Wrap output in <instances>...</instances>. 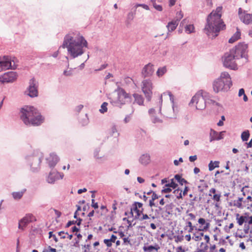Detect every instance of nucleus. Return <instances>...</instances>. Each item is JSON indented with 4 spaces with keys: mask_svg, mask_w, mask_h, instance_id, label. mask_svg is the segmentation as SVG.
Returning <instances> with one entry per match:
<instances>
[{
    "mask_svg": "<svg viewBox=\"0 0 252 252\" xmlns=\"http://www.w3.org/2000/svg\"><path fill=\"white\" fill-rule=\"evenodd\" d=\"M63 48H66L71 59L82 55L85 52V48H88V42L79 33H69L66 34L62 45Z\"/></svg>",
    "mask_w": 252,
    "mask_h": 252,
    "instance_id": "f257e3e1",
    "label": "nucleus"
},
{
    "mask_svg": "<svg viewBox=\"0 0 252 252\" xmlns=\"http://www.w3.org/2000/svg\"><path fill=\"white\" fill-rule=\"evenodd\" d=\"M222 9L221 6H219L208 16L204 31L208 36L215 38L220 30L225 28V25L221 19Z\"/></svg>",
    "mask_w": 252,
    "mask_h": 252,
    "instance_id": "f03ea898",
    "label": "nucleus"
},
{
    "mask_svg": "<svg viewBox=\"0 0 252 252\" xmlns=\"http://www.w3.org/2000/svg\"><path fill=\"white\" fill-rule=\"evenodd\" d=\"M248 46L244 43H240L235 48L225 53L223 57V64L224 67L232 70L237 69L235 61L240 58H245V62L248 61Z\"/></svg>",
    "mask_w": 252,
    "mask_h": 252,
    "instance_id": "7ed1b4c3",
    "label": "nucleus"
},
{
    "mask_svg": "<svg viewBox=\"0 0 252 252\" xmlns=\"http://www.w3.org/2000/svg\"><path fill=\"white\" fill-rule=\"evenodd\" d=\"M20 117L27 126H38L43 122V118L38 111L32 106H25L21 109Z\"/></svg>",
    "mask_w": 252,
    "mask_h": 252,
    "instance_id": "20e7f679",
    "label": "nucleus"
},
{
    "mask_svg": "<svg viewBox=\"0 0 252 252\" xmlns=\"http://www.w3.org/2000/svg\"><path fill=\"white\" fill-rule=\"evenodd\" d=\"M232 85L230 75L227 72L221 73L219 78L215 80L213 84L214 91L218 93L219 92H227Z\"/></svg>",
    "mask_w": 252,
    "mask_h": 252,
    "instance_id": "39448f33",
    "label": "nucleus"
},
{
    "mask_svg": "<svg viewBox=\"0 0 252 252\" xmlns=\"http://www.w3.org/2000/svg\"><path fill=\"white\" fill-rule=\"evenodd\" d=\"M168 94L170 97V100L172 103V107L167 108L164 110L163 115L167 118L176 119L177 118L178 113L179 112V108L178 106L175 105L174 103V96L172 93L168 91L163 93L159 97L160 107L159 108V113L161 114V104L162 102V96Z\"/></svg>",
    "mask_w": 252,
    "mask_h": 252,
    "instance_id": "423d86ee",
    "label": "nucleus"
},
{
    "mask_svg": "<svg viewBox=\"0 0 252 252\" xmlns=\"http://www.w3.org/2000/svg\"><path fill=\"white\" fill-rule=\"evenodd\" d=\"M209 94L202 91L197 92L191 99L189 105L191 106L195 103L196 109L197 110H204L206 106Z\"/></svg>",
    "mask_w": 252,
    "mask_h": 252,
    "instance_id": "0eeeda50",
    "label": "nucleus"
},
{
    "mask_svg": "<svg viewBox=\"0 0 252 252\" xmlns=\"http://www.w3.org/2000/svg\"><path fill=\"white\" fill-rule=\"evenodd\" d=\"M118 96L116 99H112L110 102L115 106L121 108L124 104L130 103L131 100V97L129 94L123 89L118 91Z\"/></svg>",
    "mask_w": 252,
    "mask_h": 252,
    "instance_id": "6e6552de",
    "label": "nucleus"
},
{
    "mask_svg": "<svg viewBox=\"0 0 252 252\" xmlns=\"http://www.w3.org/2000/svg\"><path fill=\"white\" fill-rule=\"evenodd\" d=\"M43 158L42 153L38 151L34 152L33 154L27 156L26 158L28 164L31 166L33 171L38 169Z\"/></svg>",
    "mask_w": 252,
    "mask_h": 252,
    "instance_id": "1a4fd4ad",
    "label": "nucleus"
},
{
    "mask_svg": "<svg viewBox=\"0 0 252 252\" xmlns=\"http://www.w3.org/2000/svg\"><path fill=\"white\" fill-rule=\"evenodd\" d=\"M0 62L4 70L9 69H15L16 68L14 61L12 60L10 56H4L0 57Z\"/></svg>",
    "mask_w": 252,
    "mask_h": 252,
    "instance_id": "9d476101",
    "label": "nucleus"
},
{
    "mask_svg": "<svg viewBox=\"0 0 252 252\" xmlns=\"http://www.w3.org/2000/svg\"><path fill=\"white\" fill-rule=\"evenodd\" d=\"M25 93L31 97H34L38 95L37 86L36 80L34 78L30 79L29 86Z\"/></svg>",
    "mask_w": 252,
    "mask_h": 252,
    "instance_id": "9b49d317",
    "label": "nucleus"
},
{
    "mask_svg": "<svg viewBox=\"0 0 252 252\" xmlns=\"http://www.w3.org/2000/svg\"><path fill=\"white\" fill-rule=\"evenodd\" d=\"M152 84L150 80L145 79L142 81V91L148 101L151 98Z\"/></svg>",
    "mask_w": 252,
    "mask_h": 252,
    "instance_id": "f8f14e48",
    "label": "nucleus"
},
{
    "mask_svg": "<svg viewBox=\"0 0 252 252\" xmlns=\"http://www.w3.org/2000/svg\"><path fill=\"white\" fill-rule=\"evenodd\" d=\"M17 78V74L16 72L10 71L0 76V82L2 83H12L15 81Z\"/></svg>",
    "mask_w": 252,
    "mask_h": 252,
    "instance_id": "ddd939ff",
    "label": "nucleus"
},
{
    "mask_svg": "<svg viewBox=\"0 0 252 252\" xmlns=\"http://www.w3.org/2000/svg\"><path fill=\"white\" fill-rule=\"evenodd\" d=\"M64 176L63 173L59 172L56 170L51 171L47 178V182L50 184H54L55 182L59 179H62Z\"/></svg>",
    "mask_w": 252,
    "mask_h": 252,
    "instance_id": "4468645a",
    "label": "nucleus"
},
{
    "mask_svg": "<svg viewBox=\"0 0 252 252\" xmlns=\"http://www.w3.org/2000/svg\"><path fill=\"white\" fill-rule=\"evenodd\" d=\"M34 219L33 216L31 214H28L22 219L19 222L18 228L20 229L24 230L25 227Z\"/></svg>",
    "mask_w": 252,
    "mask_h": 252,
    "instance_id": "2eb2a0df",
    "label": "nucleus"
},
{
    "mask_svg": "<svg viewBox=\"0 0 252 252\" xmlns=\"http://www.w3.org/2000/svg\"><path fill=\"white\" fill-rule=\"evenodd\" d=\"M154 72V65L151 63L145 65L142 70V75L144 78L151 76Z\"/></svg>",
    "mask_w": 252,
    "mask_h": 252,
    "instance_id": "dca6fc26",
    "label": "nucleus"
},
{
    "mask_svg": "<svg viewBox=\"0 0 252 252\" xmlns=\"http://www.w3.org/2000/svg\"><path fill=\"white\" fill-rule=\"evenodd\" d=\"M224 131L218 132L213 129H211L210 133V141L219 140L223 138V135Z\"/></svg>",
    "mask_w": 252,
    "mask_h": 252,
    "instance_id": "f3484780",
    "label": "nucleus"
},
{
    "mask_svg": "<svg viewBox=\"0 0 252 252\" xmlns=\"http://www.w3.org/2000/svg\"><path fill=\"white\" fill-rule=\"evenodd\" d=\"M47 160L50 167L53 168L59 161V158L55 154L51 153L50 155V157L47 158Z\"/></svg>",
    "mask_w": 252,
    "mask_h": 252,
    "instance_id": "a211bd4d",
    "label": "nucleus"
},
{
    "mask_svg": "<svg viewBox=\"0 0 252 252\" xmlns=\"http://www.w3.org/2000/svg\"><path fill=\"white\" fill-rule=\"evenodd\" d=\"M149 114L150 116L151 120L153 123L157 124V123H162V120L157 116H156V111L155 109L151 108L148 111Z\"/></svg>",
    "mask_w": 252,
    "mask_h": 252,
    "instance_id": "6ab92c4d",
    "label": "nucleus"
},
{
    "mask_svg": "<svg viewBox=\"0 0 252 252\" xmlns=\"http://www.w3.org/2000/svg\"><path fill=\"white\" fill-rule=\"evenodd\" d=\"M241 21L245 24L249 25L252 24V13L249 14L244 11L243 16H241Z\"/></svg>",
    "mask_w": 252,
    "mask_h": 252,
    "instance_id": "aec40b11",
    "label": "nucleus"
},
{
    "mask_svg": "<svg viewBox=\"0 0 252 252\" xmlns=\"http://www.w3.org/2000/svg\"><path fill=\"white\" fill-rule=\"evenodd\" d=\"M139 162L143 165H146L151 160L150 156L148 154H143L139 158Z\"/></svg>",
    "mask_w": 252,
    "mask_h": 252,
    "instance_id": "412c9836",
    "label": "nucleus"
},
{
    "mask_svg": "<svg viewBox=\"0 0 252 252\" xmlns=\"http://www.w3.org/2000/svg\"><path fill=\"white\" fill-rule=\"evenodd\" d=\"M247 215L248 213H245V216H240L238 213L236 214V220L239 225H242L244 222H246V215Z\"/></svg>",
    "mask_w": 252,
    "mask_h": 252,
    "instance_id": "4be33fe9",
    "label": "nucleus"
},
{
    "mask_svg": "<svg viewBox=\"0 0 252 252\" xmlns=\"http://www.w3.org/2000/svg\"><path fill=\"white\" fill-rule=\"evenodd\" d=\"M178 24L179 23L178 22V20H173L168 23L166 27L167 28L169 32H172L176 29Z\"/></svg>",
    "mask_w": 252,
    "mask_h": 252,
    "instance_id": "5701e85b",
    "label": "nucleus"
},
{
    "mask_svg": "<svg viewBox=\"0 0 252 252\" xmlns=\"http://www.w3.org/2000/svg\"><path fill=\"white\" fill-rule=\"evenodd\" d=\"M26 190V189H23L20 191L13 192L12 193V195L13 198L15 200L20 199L22 198Z\"/></svg>",
    "mask_w": 252,
    "mask_h": 252,
    "instance_id": "b1692460",
    "label": "nucleus"
},
{
    "mask_svg": "<svg viewBox=\"0 0 252 252\" xmlns=\"http://www.w3.org/2000/svg\"><path fill=\"white\" fill-rule=\"evenodd\" d=\"M159 249V247L158 245L155 246L150 245L148 246H144L143 247V250L145 252H152L153 250L158 251Z\"/></svg>",
    "mask_w": 252,
    "mask_h": 252,
    "instance_id": "393cba45",
    "label": "nucleus"
},
{
    "mask_svg": "<svg viewBox=\"0 0 252 252\" xmlns=\"http://www.w3.org/2000/svg\"><path fill=\"white\" fill-rule=\"evenodd\" d=\"M133 97L135 99V102L139 105H142L143 104V97L138 94H133Z\"/></svg>",
    "mask_w": 252,
    "mask_h": 252,
    "instance_id": "a878e982",
    "label": "nucleus"
},
{
    "mask_svg": "<svg viewBox=\"0 0 252 252\" xmlns=\"http://www.w3.org/2000/svg\"><path fill=\"white\" fill-rule=\"evenodd\" d=\"M200 231L198 230V231L195 232L193 234L192 239L195 241H198L202 239V237L204 235L203 232H200Z\"/></svg>",
    "mask_w": 252,
    "mask_h": 252,
    "instance_id": "bb28decb",
    "label": "nucleus"
},
{
    "mask_svg": "<svg viewBox=\"0 0 252 252\" xmlns=\"http://www.w3.org/2000/svg\"><path fill=\"white\" fill-rule=\"evenodd\" d=\"M241 36L240 32L237 31L229 39V43H233L238 40Z\"/></svg>",
    "mask_w": 252,
    "mask_h": 252,
    "instance_id": "cd10ccee",
    "label": "nucleus"
},
{
    "mask_svg": "<svg viewBox=\"0 0 252 252\" xmlns=\"http://www.w3.org/2000/svg\"><path fill=\"white\" fill-rule=\"evenodd\" d=\"M167 71V69L166 66H163L161 67L158 68V69L156 74L158 77H161L163 74H164Z\"/></svg>",
    "mask_w": 252,
    "mask_h": 252,
    "instance_id": "c85d7f7f",
    "label": "nucleus"
},
{
    "mask_svg": "<svg viewBox=\"0 0 252 252\" xmlns=\"http://www.w3.org/2000/svg\"><path fill=\"white\" fill-rule=\"evenodd\" d=\"M219 163L220 162L218 161H215L214 162H213V161H211L208 165L209 170L210 171H212L215 169V168L219 167Z\"/></svg>",
    "mask_w": 252,
    "mask_h": 252,
    "instance_id": "c756f323",
    "label": "nucleus"
},
{
    "mask_svg": "<svg viewBox=\"0 0 252 252\" xmlns=\"http://www.w3.org/2000/svg\"><path fill=\"white\" fill-rule=\"evenodd\" d=\"M178 186L177 184L175 183L174 179H171L167 184H165V187H170L173 189H176Z\"/></svg>",
    "mask_w": 252,
    "mask_h": 252,
    "instance_id": "7c9ffc66",
    "label": "nucleus"
},
{
    "mask_svg": "<svg viewBox=\"0 0 252 252\" xmlns=\"http://www.w3.org/2000/svg\"><path fill=\"white\" fill-rule=\"evenodd\" d=\"M241 139L243 141H247L250 137V133L249 130H245L241 134Z\"/></svg>",
    "mask_w": 252,
    "mask_h": 252,
    "instance_id": "2f4dec72",
    "label": "nucleus"
},
{
    "mask_svg": "<svg viewBox=\"0 0 252 252\" xmlns=\"http://www.w3.org/2000/svg\"><path fill=\"white\" fill-rule=\"evenodd\" d=\"M174 178L181 185H183L184 183H188L187 181L185 179L182 178V177L179 174L175 175Z\"/></svg>",
    "mask_w": 252,
    "mask_h": 252,
    "instance_id": "473e14b6",
    "label": "nucleus"
},
{
    "mask_svg": "<svg viewBox=\"0 0 252 252\" xmlns=\"http://www.w3.org/2000/svg\"><path fill=\"white\" fill-rule=\"evenodd\" d=\"M173 207V204L172 203H170L169 204H167L165 206V212L168 215L172 214V208Z\"/></svg>",
    "mask_w": 252,
    "mask_h": 252,
    "instance_id": "72a5a7b5",
    "label": "nucleus"
},
{
    "mask_svg": "<svg viewBox=\"0 0 252 252\" xmlns=\"http://www.w3.org/2000/svg\"><path fill=\"white\" fill-rule=\"evenodd\" d=\"M242 197H239L238 200L234 201V206L239 208H242V201H243Z\"/></svg>",
    "mask_w": 252,
    "mask_h": 252,
    "instance_id": "f704fd0d",
    "label": "nucleus"
},
{
    "mask_svg": "<svg viewBox=\"0 0 252 252\" xmlns=\"http://www.w3.org/2000/svg\"><path fill=\"white\" fill-rule=\"evenodd\" d=\"M194 26L193 25H186L185 27V31L187 33H190L194 32Z\"/></svg>",
    "mask_w": 252,
    "mask_h": 252,
    "instance_id": "c9c22d12",
    "label": "nucleus"
},
{
    "mask_svg": "<svg viewBox=\"0 0 252 252\" xmlns=\"http://www.w3.org/2000/svg\"><path fill=\"white\" fill-rule=\"evenodd\" d=\"M136 13V9L134 10V11L129 12L127 15V20L129 21H131L134 18L135 15Z\"/></svg>",
    "mask_w": 252,
    "mask_h": 252,
    "instance_id": "e433bc0d",
    "label": "nucleus"
},
{
    "mask_svg": "<svg viewBox=\"0 0 252 252\" xmlns=\"http://www.w3.org/2000/svg\"><path fill=\"white\" fill-rule=\"evenodd\" d=\"M182 190L179 189H177L173 191V193L175 195L177 198H178V199L182 198Z\"/></svg>",
    "mask_w": 252,
    "mask_h": 252,
    "instance_id": "4c0bfd02",
    "label": "nucleus"
},
{
    "mask_svg": "<svg viewBox=\"0 0 252 252\" xmlns=\"http://www.w3.org/2000/svg\"><path fill=\"white\" fill-rule=\"evenodd\" d=\"M108 103L107 102H103L101 106V108L99 109V111L101 113H104L107 111Z\"/></svg>",
    "mask_w": 252,
    "mask_h": 252,
    "instance_id": "58836bf2",
    "label": "nucleus"
},
{
    "mask_svg": "<svg viewBox=\"0 0 252 252\" xmlns=\"http://www.w3.org/2000/svg\"><path fill=\"white\" fill-rule=\"evenodd\" d=\"M132 211H133L136 213L135 218L136 219H139L140 218V210L137 209L136 205L135 206H132Z\"/></svg>",
    "mask_w": 252,
    "mask_h": 252,
    "instance_id": "ea45409f",
    "label": "nucleus"
},
{
    "mask_svg": "<svg viewBox=\"0 0 252 252\" xmlns=\"http://www.w3.org/2000/svg\"><path fill=\"white\" fill-rule=\"evenodd\" d=\"M210 96H209L208 97L207 99V103L212 104L214 105H216L218 106H221V104L217 102H216L215 100L210 99Z\"/></svg>",
    "mask_w": 252,
    "mask_h": 252,
    "instance_id": "a19ab883",
    "label": "nucleus"
},
{
    "mask_svg": "<svg viewBox=\"0 0 252 252\" xmlns=\"http://www.w3.org/2000/svg\"><path fill=\"white\" fill-rule=\"evenodd\" d=\"M100 152V148H97L94 151V157L96 159H99L101 158V157H99V152Z\"/></svg>",
    "mask_w": 252,
    "mask_h": 252,
    "instance_id": "79ce46f5",
    "label": "nucleus"
},
{
    "mask_svg": "<svg viewBox=\"0 0 252 252\" xmlns=\"http://www.w3.org/2000/svg\"><path fill=\"white\" fill-rule=\"evenodd\" d=\"M142 7L144 9H146V10H149V6L146 5V4H136L135 6H134V7L135 8H137L138 7Z\"/></svg>",
    "mask_w": 252,
    "mask_h": 252,
    "instance_id": "37998d69",
    "label": "nucleus"
},
{
    "mask_svg": "<svg viewBox=\"0 0 252 252\" xmlns=\"http://www.w3.org/2000/svg\"><path fill=\"white\" fill-rule=\"evenodd\" d=\"M183 17V14L182 11L178 12L176 14V19L175 20H178V22L179 23V21Z\"/></svg>",
    "mask_w": 252,
    "mask_h": 252,
    "instance_id": "c03bdc74",
    "label": "nucleus"
},
{
    "mask_svg": "<svg viewBox=\"0 0 252 252\" xmlns=\"http://www.w3.org/2000/svg\"><path fill=\"white\" fill-rule=\"evenodd\" d=\"M172 190L170 187H166L165 186L163 187V189L161 190L162 193H168L171 192Z\"/></svg>",
    "mask_w": 252,
    "mask_h": 252,
    "instance_id": "a18cd8bd",
    "label": "nucleus"
},
{
    "mask_svg": "<svg viewBox=\"0 0 252 252\" xmlns=\"http://www.w3.org/2000/svg\"><path fill=\"white\" fill-rule=\"evenodd\" d=\"M200 247H202V248H203L202 250H200L199 251V252H205L204 251L207 250L208 248V246L206 244H204V243H203V242H202L201 243Z\"/></svg>",
    "mask_w": 252,
    "mask_h": 252,
    "instance_id": "49530a36",
    "label": "nucleus"
},
{
    "mask_svg": "<svg viewBox=\"0 0 252 252\" xmlns=\"http://www.w3.org/2000/svg\"><path fill=\"white\" fill-rule=\"evenodd\" d=\"M111 134L114 135L115 133H117V130L116 126H113L111 128Z\"/></svg>",
    "mask_w": 252,
    "mask_h": 252,
    "instance_id": "de8ad7c7",
    "label": "nucleus"
},
{
    "mask_svg": "<svg viewBox=\"0 0 252 252\" xmlns=\"http://www.w3.org/2000/svg\"><path fill=\"white\" fill-rule=\"evenodd\" d=\"M140 221H143V220H147V219H150V217L147 214H142V216L141 217H140L138 219Z\"/></svg>",
    "mask_w": 252,
    "mask_h": 252,
    "instance_id": "09e8293b",
    "label": "nucleus"
},
{
    "mask_svg": "<svg viewBox=\"0 0 252 252\" xmlns=\"http://www.w3.org/2000/svg\"><path fill=\"white\" fill-rule=\"evenodd\" d=\"M246 222H248V224H252V216H250L249 213H248V215H246Z\"/></svg>",
    "mask_w": 252,
    "mask_h": 252,
    "instance_id": "8fccbe9b",
    "label": "nucleus"
},
{
    "mask_svg": "<svg viewBox=\"0 0 252 252\" xmlns=\"http://www.w3.org/2000/svg\"><path fill=\"white\" fill-rule=\"evenodd\" d=\"M221 196V194L220 193H219V194H215L214 195H213V199L216 201H219L220 200V197Z\"/></svg>",
    "mask_w": 252,
    "mask_h": 252,
    "instance_id": "3c124183",
    "label": "nucleus"
},
{
    "mask_svg": "<svg viewBox=\"0 0 252 252\" xmlns=\"http://www.w3.org/2000/svg\"><path fill=\"white\" fill-rule=\"evenodd\" d=\"M250 226L249 224H245L244 226V231L245 234H248L249 233Z\"/></svg>",
    "mask_w": 252,
    "mask_h": 252,
    "instance_id": "603ef678",
    "label": "nucleus"
},
{
    "mask_svg": "<svg viewBox=\"0 0 252 252\" xmlns=\"http://www.w3.org/2000/svg\"><path fill=\"white\" fill-rule=\"evenodd\" d=\"M63 75L66 76H71L72 75V69L69 70H64L63 71Z\"/></svg>",
    "mask_w": 252,
    "mask_h": 252,
    "instance_id": "864d4df0",
    "label": "nucleus"
},
{
    "mask_svg": "<svg viewBox=\"0 0 252 252\" xmlns=\"http://www.w3.org/2000/svg\"><path fill=\"white\" fill-rule=\"evenodd\" d=\"M49 238L53 237L56 242H58V240L55 234H53V232L50 231L49 232Z\"/></svg>",
    "mask_w": 252,
    "mask_h": 252,
    "instance_id": "5fc2aeb1",
    "label": "nucleus"
},
{
    "mask_svg": "<svg viewBox=\"0 0 252 252\" xmlns=\"http://www.w3.org/2000/svg\"><path fill=\"white\" fill-rule=\"evenodd\" d=\"M225 120V117L224 116H222L221 117V120L219 121L217 125L219 126H222L223 125V121Z\"/></svg>",
    "mask_w": 252,
    "mask_h": 252,
    "instance_id": "6e6d98bb",
    "label": "nucleus"
},
{
    "mask_svg": "<svg viewBox=\"0 0 252 252\" xmlns=\"http://www.w3.org/2000/svg\"><path fill=\"white\" fill-rule=\"evenodd\" d=\"M135 205L136 206L137 209L139 208H140L142 207L143 206V204L141 202H134V203L132 204V206H135Z\"/></svg>",
    "mask_w": 252,
    "mask_h": 252,
    "instance_id": "4d7b16f0",
    "label": "nucleus"
},
{
    "mask_svg": "<svg viewBox=\"0 0 252 252\" xmlns=\"http://www.w3.org/2000/svg\"><path fill=\"white\" fill-rule=\"evenodd\" d=\"M76 223V220H70L68 221L65 225V227L68 228L72 224H75Z\"/></svg>",
    "mask_w": 252,
    "mask_h": 252,
    "instance_id": "13d9d810",
    "label": "nucleus"
},
{
    "mask_svg": "<svg viewBox=\"0 0 252 252\" xmlns=\"http://www.w3.org/2000/svg\"><path fill=\"white\" fill-rule=\"evenodd\" d=\"M104 243L108 247H110L112 246V242L109 239H104Z\"/></svg>",
    "mask_w": 252,
    "mask_h": 252,
    "instance_id": "bf43d9fd",
    "label": "nucleus"
},
{
    "mask_svg": "<svg viewBox=\"0 0 252 252\" xmlns=\"http://www.w3.org/2000/svg\"><path fill=\"white\" fill-rule=\"evenodd\" d=\"M92 206L94 208V209H97L98 208V205L97 204V203L94 202V199H92Z\"/></svg>",
    "mask_w": 252,
    "mask_h": 252,
    "instance_id": "052dcab7",
    "label": "nucleus"
},
{
    "mask_svg": "<svg viewBox=\"0 0 252 252\" xmlns=\"http://www.w3.org/2000/svg\"><path fill=\"white\" fill-rule=\"evenodd\" d=\"M210 226L209 223H205V225L203 227L202 229H199V231H206L207 230Z\"/></svg>",
    "mask_w": 252,
    "mask_h": 252,
    "instance_id": "680f3d73",
    "label": "nucleus"
},
{
    "mask_svg": "<svg viewBox=\"0 0 252 252\" xmlns=\"http://www.w3.org/2000/svg\"><path fill=\"white\" fill-rule=\"evenodd\" d=\"M197 159V156L196 155L191 156L189 157V160L190 162H193Z\"/></svg>",
    "mask_w": 252,
    "mask_h": 252,
    "instance_id": "e2e57ef3",
    "label": "nucleus"
},
{
    "mask_svg": "<svg viewBox=\"0 0 252 252\" xmlns=\"http://www.w3.org/2000/svg\"><path fill=\"white\" fill-rule=\"evenodd\" d=\"M130 119L131 118L130 115H126L124 120L125 123L126 124L128 123L130 121Z\"/></svg>",
    "mask_w": 252,
    "mask_h": 252,
    "instance_id": "0e129e2a",
    "label": "nucleus"
},
{
    "mask_svg": "<svg viewBox=\"0 0 252 252\" xmlns=\"http://www.w3.org/2000/svg\"><path fill=\"white\" fill-rule=\"evenodd\" d=\"M198 222L199 224H201V225H203V224H205V223H206V221H205V220L203 218H200L198 220Z\"/></svg>",
    "mask_w": 252,
    "mask_h": 252,
    "instance_id": "69168bd1",
    "label": "nucleus"
},
{
    "mask_svg": "<svg viewBox=\"0 0 252 252\" xmlns=\"http://www.w3.org/2000/svg\"><path fill=\"white\" fill-rule=\"evenodd\" d=\"M56 250L54 248H52L51 247V246H48V248L47 249V251L48 252H56Z\"/></svg>",
    "mask_w": 252,
    "mask_h": 252,
    "instance_id": "338daca9",
    "label": "nucleus"
},
{
    "mask_svg": "<svg viewBox=\"0 0 252 252\" xmlns=\"http://www.w3.org/2000/svg\"><path fill=\"white\" fill-rule=\"evenodd\" d=\"M216 246L215 245H211L210 247L209 252H215Z\"/></svg>",
    "mask_w": 252,
    "mask_h": 252,
    "instance_id": "774afa93",
    "label": "nucleus"
}]
</instances>
